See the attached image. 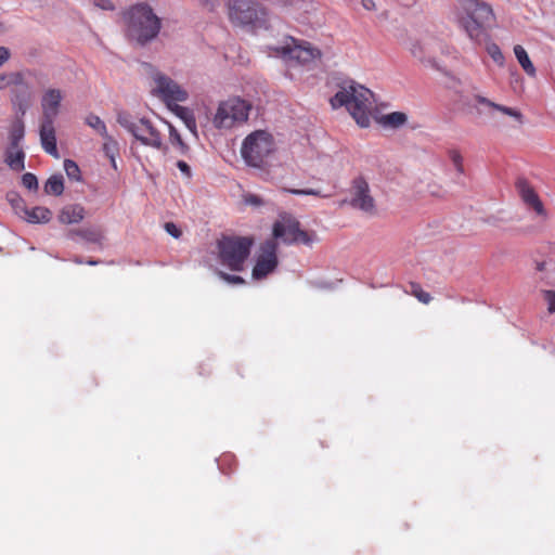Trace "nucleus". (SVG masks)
<instances>
[{
    "label": "nucleus",
    "instance_id": "nucleus-14",
    "mask_svg": "<svg viewBox=\"0 0 555 555\" xmlns=\"http://www.w3.org/2000/svg\"><path fill=\"white\" fill-rule=\"evenodd\" d=\"M64 98L62 90L48 88L41 96L40 105L42 111L41 120L54 121L61 112V104Z\"/></svg>",
    "mask_w": 555,
    "mask_h": 555
},
{
    "label": "nucleus",
    "instance_id": "nucleus-44",
    "mask_svg": "<svg viewBox=\"0 0 555 555\" xmlns=\"http://www.w3.org/2000/svg\"><path fill=\"white\" fill-rule=\"evenodd\" d=\"M177 167L181 171L183 177H185L186 179H190L192 177L191 167L184 160H179L177 163Z\"/></svg>",
    "mask_w": 555,
    "mask_h": 555
},
{
    "label": "nucleus",
    "instance_id": "nucleus-26",
    "mask_svg": "<svg viewBox=\"0 0 555 555\" xmlns=\"http://www.w3.org/2000/svg\"><path fill=\"white\" fill-rule=\"evenodd\" d=\"M169 130V141L171 145L181 154L186 155L190 151L189 145L183 141L179 131L169 122L165 121Z\"/></svg>",
    "mask_w": 555,
    "mask_h": 555
},
{
    "label": "nucleus",
    "instance_id": "nucleus-20",
    "mask_svg": "<svg viewBox=\"0 0 555 555\" xmlns=\"http://www.w3.org/2000/svg\"><path fill=\"white\" fill-rule=\"evenodd\" d=\"M169 109L179 117L185 127L194 134L197 135V126L193 112L185 106H181L178 103L169 107Z\"/></svg>",
    "mask_w": 555,
    "mask_h": 555
},
{
    "label": "nucleus",
    "instance_id": "nucleus-4",
    "mask_svg": "<svg viewBox=\"0 0 555 555\" xmlns=\"http://www.w3.org/2000/svg\"><path fill=\"white\" fill-rule=\"evenodd\" d=\"M271 55L282 59L289 67L311 66L321 60L322 52L309 41L288 37L272 48Z\"/></svg>",
    "mask_w": 555,
    "mask_h": 555
},
{
    "label": "nucleus",
    "instance_id": "nucleus-38",
    "mask_svg": "<svg viewBox=\"0 0 555 555\" xmlns=\"http://www.w3.org/2000/svg\"><path fill=\"white\" fill-rule=\"evenodd\" d=\"M412 294L423 304H428L431 300V296L429 293L423 291L420 285L412 284Z\"/></svg>",
    "mask_w": 555,
    "mask_h": 555
},
{
    "label": "nucleus",
    "instance_id": "nucleus-49",
    "mask_svg": "<svg viewBox=\"0 0 555 555\" xmlns=\"http://www.w3.org/2000/svg\"><path fill=\"white\" fill-rule=\"evenodd\" d=\"M109 160H111V165H112V167H113L114 169H117L116 157H114V158H109Z\"/></svg>",
    "mask_w": 555,
    "mask_h": 555
},
{
    "label": "nucleus",
    "instance_id": "nucleus-5",
    "mask_svg": "<svg viewBox=\"0 0 555 555\" xmlns=\"http://www.w3.org/2000/svg\"><path fill=\"white\" fill-rule=\"evenodd\" d=\"M275 150V140L269 131L255 130L243 140L241 156L247 166L262 169Z\"/></svg>",
    "mask_w": 555,
    "mask_h": 555
},
{
    "label": "nucleus",
    "instance_id": "nucleus-6",
    "mask_svg": "<svg viewBox=\"0 0 555 555\" xmlns=\"http://www.w3.org/2000/svg\"><path fill=\"white\" fill-rule=\"evenodd\" d=\"M116 120L142 145L159 151L166 149L160 131L149 118H138L126 111H118Z\"/></svg>",
    "mask_w": 555,
    "mask_h": 555
},
{
    "label": "nucleus",
    "instance_id": "nucleus-42",
    "mask_svg": "<svg viewBox=\"0 0 555 555\" xmlns=\"http://www.w3.org/2000/svg\"><path fill=\"white\" fill-rule=\"evenodd\" d=\"M544 298L547 302V309L551 313L555 312V292L554 291H545Z\"/></svg>",
    "mask_w": 555,
    "mask_h": 555
},
{
    "label": "nucleus",
    "instance_id": "nucleus-21",
    "mask_svg": "<svg viewBox=\"0 0 555 555\" xmlns=\"http://www.w3.org/2000/svg\"><path fill=\"white\" fill-rule=\"evenodd\" d=\"M52 212L50 209L41 206L31 209L26 208L22 215V219L29 223H47L51 220Z\"/></svg>",
    "mask_w": 555,
    "mask_h": 555
},
{
    "label": "nucleus",
    "instance_id": "nucleus-23",
    "mask_svg": "<svg viewBox=\"0 0 555 555\" xmlns=\"http://www.w3.org/2000/svg\"><path fill=\"white\" fill-rule=\"evenodd\" d=\"M514 53L525 73L530 77H534L537 70L525 48L517 44L514 47Z\"/></svg>",
    "mask_w": 555,
    "mask_h": 555
},
{
    "label": "nucleus",
    "instance_id": "nucleus-45",
    "mask_svg": "<svg viewBox=\"0 0 555 555\" xmlns=\"http://www.w3.org/2000/svg\"><path fill=\"white\" fill-rule=\"evenodd\" d=\"M165 230L168 234H170L171 236H173L175 238H178L180 237L181 235V231L180 229L172 222H167L165 224Z\"/></svg>",
    "mask_w": 555,
    "mask_h": 555
},
{
    "label": "nucleus",
    "instance_id": "nucleus-50",
    "mask_svg": "<svg viewBox=\"0 0 555 555\" xmlns=\"http://www.w3.org/2000/svg\"><path fill=\"white\" fill-rule=\"evenodd\" d=\"M89 264H96V261H89Z\"/></svg>",
    "mask_w": 555,
    "mask_h": 555
},
{
    "label": "nucleus",
    "instance_id": "nucleus-37",
    "mask_svg": "<svg viewBox=\"0 0 555 555\" xmlns=\"http://www.w3.org/2000/svg\"><path fill=\"white\" fill-rule=\"evenodd\" d=\"M449 157L455 168V170L462 175L464 173L463 157L459 151L452 150L449 152Z\"/></svg>",
    "mask_w": 555,
    "mask_h": 555
},
{
    "label": "nucleus",
    "instance_id": "nucleus-40",
    "mask_svg": "<svg viewBox=\"0 0 555 555\" xmlns=\"http://www.w3.org/2000/svg\"><path fill=\"white\" fill-rule=\"evenodd\" d=\"M243 198H244V203L249 206L259 207V206L264 205L263 198L257 194L248 193V194H245Z\"/></svg>",
    "mask_w": 555,
    "mask_h": 555
},
{
    "label": "nucleus",
    "instance_id": "nucleus-25",
    "mask_svg": "<svg viewBox=\"0 0 555 555\" xmlns=\"http://www.w3.org/2000/svg\"><path fill=\"white\" fill-rule=\"evenodd\" d=\"M25 134V127L22 117L13 121L9 132V145L22 146Z\"/></svg>",
    "mask_w": 555,
    "mask_h": 555
},
{
    "label": "nucleus",
    "instance_id": "nucleus-2",
    "mask_svg": "<svg viewBox=\"0 0 555 555\" xmlns=\"http://www.w3.org/2000/svg\"><path fill=\"white\" fill-rule=\"evenodd\" d=\"M331 105L333 108L346 107L360 127L370 126L374 99L367 88L354 82L341 86L331 99Z\"/></svg>",
    "mask_w": 555,
    "mask_h": 555
},
{
    "label": "nucleus",
    "instance_id": "nucleus-18",
    "mask_svg": "<svg viewBox=\"0 0 555 555\" xmlns=\"http://www.w3.org/2000/svg\"><path fill=\"white\" fill-rule=\"evenodd\" d=\"M519 193L522 201L530 206L538 215H544V207L541 201L539 199L537 193L530 188L527 183L520 182Z\"/></svg>",
    "mask_w": 555,
    "mask_h": 555
},
{
    "label": "nucleus",
    "instance_id": "nucleus-19",
    "mask_svg": "<svg viewBox=\"0 0 555 555\" xmlns=\"http://www.w3.org/2000/svg\"><path fill=\"white\" fill-rule=\"evenodd\" d=\"M85 218V208L81 205L65 206L60 215L59 220L65 224L78 223Z\"/></svg>",
    "mask_w": 555,
    "mask_h": 555
},
{
    "label": "nucleus",
    "instance_id": "nucleus-8",
    "mask_svg": "<svg viewBox=\"0 0 555 555\" xmlns=\"http://www.w3.org/2000/svg\"><path fill=\"white\" fill-rule=\"evenodd\" d=\"M251 104L238 96L220 101L212 116V125L218 130H230L248 120Z\"/></svg>",
    "mask_w": 555,
    "mask_h": 555
},
{
    "label": "nucleus",
    "instance_id": "nucleus-11",
    "mask_svg": "<svg viewBox=\"0 0 555 555\" xmlns=\"http://www.w3.org/2000/svg\"><path fill=\"white\" fill-rule=\"evenodd\" d=\"M344 204H348L352 209L369 217H374L378 212L377 203L372 194L371 186L362 177L353 179L349 189V197L341 201L340 206Z\"/></svg>",
    "mask_w": 555,
    "mask_h": 555
},
{
    "label": "nucleus",
    "instance_id": "nucleus-35",
    "mask_svg": "<svg viewBox=\"0 0 555 555\" xmlns=\"http://www.w3.org/2000/svg\"><path fill=\"white\" fill-rule=\"evenodd\" d=\"M286 192L294 195H312L318 197H328L330 195L323 194L318 189H285Z\"/></svg>",
    "mask_w": 555,
    "mask_h": 555
},
{
    "label": "nucleus",
    "instance_id": "nucleus-28",
    "mask_svg": "<svg viewBox=\"0 0 555 555\" xmlns=\"http://www.w3.org/2000/svg\"><path fill=\"white\" fill-rule=\"evenodd\" d=\"M85 124L92 128L101 137H106L108 133L105 122L93 113H90L85 117Z\"/></svg>",
    "mask_w": 555,
    "mask_h": 555
},
{
    "label": "nucleus",
    "instance_id": "nucleus-3",
    "mask_svg": "<svg viewBox=\"0 0 555 555\" xmlns=\"http://www.w3.org/2000/svg\"><path fill=\"white\" fill-rule=\"evenodd\" d=\"M227 15L232 25L253 31L268 30L272 26L273 15L258 0H228Z\"/></svg>",
    "mask_w": 555,
    "mask_h": 555
},
{
    "label": "nucleus",
    "instance_id": "nucleus-17",
    "mask_svg": "<svg viewBox=\"0 0 555 555\" xmlns=\"http://www.w3.org/2000/svg\"><path fill=\"white\" fill-rule=\"evenodd\" d=\"M4 163L14 171H23L25 169V152L23 146L8 145L4 153Z\"/></svg>",
    "mask_w": 555,
    "mask_h": 555
},
{
    "label": "nucleus",
    "instance_id": "nucleus-16",
    "mask_svg": "<svg viewBox=\"0 0 555 555\" xmlns=\"http://www.w3.org/2000/svg\"><path fill=\"white\" fill-rule=\"evenodd\" d=\"M39 137L44 152L55 158H59L54 121L41 120L39 128Z\"/></svg>",
    "mask_w": 555,
    "mask_h": 555
},
{
    "label": "nucleus",
    "instance_id": "nucleus-9",
    "mask_svg": "<svg viewBox=\"0 0 555 555\" xmlns=\"http://www.w3.org/2000/svg\"><path fill=\"white\" fill-rule=\"evenodd\" d=\"M150 79L152 94L160 99L168 108L189 99V92L165 73L151 68Z\"/></svg>",
    "mask_w": 555,
    "mask_h": 555
},
{
    "label": "nucleus",
    "instance_id": "nucleus-30",
    "mask_svg": "<svg viewBox=\"0 0 555 555\" xmlns=\"http://www.w3.org/2000/svg\"><path fill=\"white\" fill-rule=\"evenodd\" d=\"M7 198L14 212L21 218L24 214V210L27 208L24 204V199L16 193H9Z\"/></svg>",
    "mask_w": 555,
    "mask_h": 555
},
{
    "label": "nucleus",
    "instance_id": "nucleus-24",
    "mask_svg": "<svg viewBox=\"0 0 555 555\" xmlns=\"http://www.w3.org/2000/svg\"><path fill=\"white\" fill-rule=\"evenodd\" d=\"M28 73L24 72H10V73H1L0 74V90H5L14 87H18L23 85V78Z\"/></svg>",
    "mask_w": 555,
    "mask_h": 555
},
{
    "label": "nucleus",
    "instance_id": "nucleus-29",
    "mask_svg": "<svg viewBox=\"0 0 555 555\" xmlns=\"http://www.w3.org/2000/svg\"><path fill=\"white\" fill-rule=\"evenodd\" d=\"M102 139H103L102 150H103L104 154L108 158L116 157L118 154V151H119L118 142L109 133H107L106 137H102Z\"/></svg>",
    "mask_w": 555,
    "mask_h": 555
},
{
    "label": "nucleus",
    "instance_id": "nucleus-36",
    "mask_svg": "<svg viewBox=\"0 0 555 555\" xmlns=\"http://www.w3.org/2000/svg\"><path fill=\"white\" fill-rule=\"evenodd\" d=\"M487 52L491 56V59L499 65H503L504 56L501 52V49L495 43H490L487 47Z\"/></svg>",
    "mask_w": 555,
    "mask_h": 555
},
{
    "label": "nucleus",
    "instance_id": "nucleus-13",
    "mask_svg": "<svg viewBox=\"0 0 555 555\" xmlns=\"http://www.w3.org/2000/svg\"><path fill=\"white\" fill-rule=\"evenodd\" d=\"M278 244L270 240L264 242L260 247V254L257 257L256 264L253 269V278L260 280L271 273L278 266Z\"/></svg>",
    "mask_w": 555,
    "mask_h": 555
},
{
    "label": "nucleus",
    "instance_id": "nucleus-31",
    "mask_svg": "<svg viewBox=\"0 0 555 555\" xmlns=\"http://www.w3.org/2000/svg\"><path fill=\"white\" fill-rule=\"evenodd\" d=\"M64 170L70 180H74V181L81 180L80 169L74 160L65 159L64 160Z\"/></svg>",
    "mask_w": 555,
    "mask_h": 555
},
{
    "label": "nucleus",
    "instance_id": "nucleus-39",
    "mask_svg": "<svg viewBox=\"0 0 555 555\" xmlns=\"http://www.w3.org/2000/svg\"><path fill=\"white\" fill-rule=\"evenodd\" d=\"M22 184L28 190H37L38 189V180L37 177L30 172L24 173L22 177Z\"/></svg>",
    "mask_w": 555,
    "mask_h": 555
},
{
    "label": "nucleus",
    "instance_id": "nucleus-32",
    "mask_svg": "<svg viewBox=\"0 0 555 555\" xmlns=\"http://www.w3.org/2000/svg\"><path fill=\"white\" fill-rule=\"evenodd\" d=\"M82 238L91 243H99L102 240V234L95 229H82L76 232Z\"/></svg>",
    "mask_w": 555,
    "mask_h": 555
},
{
    "label": "nucleus",
    "instance_id": "nucleus-41",
    "mask_svg": "<svg viewBox=\"0 0 555 555\" xmlns=\"http://www.w3.org/2000/svg\"><path fill=\"white\" fill-rule=\"evenodd\" d=\"M93 5L103 11L115 10V4L112 0H93Z\"/></svg>",
    "mask_w": 555,
    "mask_h": 555
},
{
    "label": "nucleus",
    "instance_id": "nucleus-22",
    "mask_svg": "<svg viewBox=\"0 0 555 555\" xmlns=\"http://www.w3.org/2000/svg\"><path fill=\"white\" fill-rule=\"evenodd\" d=\"M408 121V115L403 112H392L383 115L379 122L385 128L398 129L403 127Z\"/></svg>",
    "mask_w": 555,
    "mask_h": 555
},
{
    "label": "nucleus",
    "instance_id": "nucleus-1",
    "mask_svg": "<svg viewBox=\"0 0 555 555\" xmlns=\"http://www.w3.org/2000/svg\"><path fill=\"white\" fill-rule=\"evenodd\" d=\"M124 21L127 37L140 46L155 40L162 29V18L145 2L131 5L124 13Z\"/></svg>",
    "mask_w": 555,
    "mask_h": 555
},
{
    "label": "nucleus",
    "instance_id": "nucleus-47",
    "mask_svg": "<svg viewBox=\"0 0 555 555\" xmlns=\"http://www.w3.org/2000/svg\"><path fill=\"white\" fill-rule=\"evenodd\" d=\"M475 100L479 103V104H482V105H486L488 107H491L494 105V102L490 101L489 99L485 98V96H481V95H476L475 96Z\"/></svg>",
    "mask_w": 555,
    "mask_h": 555
},
{
    "label": "nucleus",
    "instance_id": "nucleus-51",
    "mask_svg": "<svg viewBox=\"0 0 555 555\" xmlns=\"http://www.w3.org/2000/svg\"><path fill=\"white\" fill-rule=\"evenodd\" d=\"M412 53H413L415 56H417V53H416V51H415V50H412Z\"/></svg>",
    "mask_w": 555,
    "mask_h": 555
},
{
    "label": "nucleus",
    "instance_id": "nucleus-34",
    "mask_svg": "<svg viewBox=\"0 0 555 555\" xmlns=\"http://www.w3.org/2000/svg\"><path fill=\"white\" fill-rule=\"evenodd\" d=\"M493 109H496L505 115H508L513 118H515L518 122H522V114L515 109V108H512V107H507V106H504V105H501V104H496L494 103V105L492 106Z\"/></svg>",
    "mask_w": 555,
    "mask_h": 555
},
{
    "label": "nucleus",
    "instance_id": "nucleus-43",
    "mask_svg": "<svg viewBox=\"0 0 555 555\" xmlns=\"http://www.w3.org/2000/svg\"><path fill=\"white\" fill-rule=\"evenodd\" d=\"M219 276L229 284H243L244 280L238 275H231L223 272H218Z\"/></svg>",
    "mask_w": 555,
    "mask_h": 555
},
{
    "label": "nucleus",
    "instance_id": "nucleus-10",
    "mask_svg": "<svg viewBox=\"0 0 555 555\" xmlns=\"http://www.w3.org/2000/svg\"><path fill=\"white\" fill-rule=\"evenodd\" d=\"M251 245L253 241L248 237H223L218 243L221 264L233 271H241Z\"/></svg>",
    "mask_w": 555,
    "mask_h": 555
},
{
    "label": "nucleus",
    "instance_id": "nucleus-46",
    "mask_svg": "<svg viewBox=\"0 0 555 555\" xmlns=\"http://www.w3.org/2000/svg\"><path fill=\"white\" fill-rule=\"evenodd\" d=\"M10 59V51L5 47H0V67Z\"/></svg>",
    "mask_w": 555,
    "mask_h": 555
},
{
    "label": "nucleus",
    "instance_id": "nucleus-48",
    "mask_svg": "<svg viewBox=\"0 0 555 555\" xmlns=\"http://www.w3.org/2000/svg\"><path fill=\"white\" fill-rule=\"evenodd\" d=\"M361 3L362 7L367 11H372L375 9V3L373 0H362Z\"/></svg>",
    "mask_w": 555,
    "mask_h": 555
},
{
    "label": "nucleus",
    "instance_id": "nucleus-33",
    "mask_svg": "<svg viewBox=\"0 0 555 555\" xmlns=\"http://www.w3.org/2000/svg\"><path fill=\"white\" fill-rule=\"evenodd\" d=\"M493 109H496L505 115H508L513 118H515L518 122H522V114L515 109V108H512V107H507V106H504V105H501V104H496L494 103V105L492 106Z\"/></svg>",
    "mask_w": 555,
    "mask_h": 555
},
{
    "label": "nucleus",
    "instance_id": "nucleus-12",
    "mask_svg": "<svg viewBox=\"0 0 555 555\" xmlns=\"http://www.w3.org/2000/svg\"><path fill=\"white\" fill-rule=\"evenodd\" d=\"M273 235L275 238H281L285 244L301 243L309 246L313 243L311 235L300 229L299 221L286 214L275 221Z\"/></svg>",
    "mask_w": 555,
    "mask_h": 555
},
{
    "label": "nucleus",
    "instance_id": "nucleus-7",
    "mask_svg": "<svg viewBox=\"0 0 555 555\" xmlns=\"http://www.w3.org/2000/svg\"><path fill=\"white\" fill-rule=\"evenodd\" d=\"M462 7L465 12L461 20L462 27L473 41L480 42L486 36L485 25L494 18L492 8L480 0H464Z\"/></svg>",
    "mask_w": 555,
    "mask_h": 555
},
{
    "label": "nucleus",
    "instance_id": "nucleus-27",
    "mask_svg": "<svg viewBox=\"0 0 555 555\" xmlns=\"http://www.w3.org/2000/svg\"><path fill=\"white\" fill-rule=\"evenodd\" d=\"M64 191V180L61 175H53L51 176L46 184H44V192L47 194H52L55 196H59Z\"/></svg>",
    "mask_w": 555,
    "mask_h": 555
},
{
    "label": "nucleus",
    "instance_id": "nucleus-15",
    "mask_svg": "<svg viewBox=\"0 0 555 555\" xmlns=\"http://www.w3.org/2000/svg\"><path fill=\"white\" fill-rule=\"evenodd\" d=\"M34 93L31 87L26 81V75L23 78V85L14 87L11 90V103L13 109L20 117H23L31 105Z\"/></svg>",
    "mask_w": 555,
    "mask_h": 555
}]
</instances>
